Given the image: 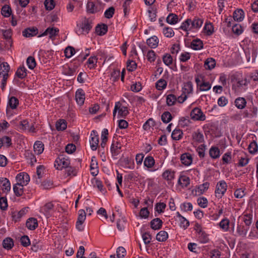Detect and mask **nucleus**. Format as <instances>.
<instances>
[{
    "instance_id": "obj_1",
    "label": "nucleus",
    "mask_w": 258,
    "mask_h": 258,
    "mask_svg": "<svg viewBox=\"0 0 258 258\" xmlns=\"http://www.w3.org/2000/svg\"><path fill=\"white\" fill-rule=\"evenodd\" d=\"M70 164V161L68 158H65L62 156H60L56 158L55 161L54 166L58 170H61L62 168H66Z\"/></svg>"
},
{
    "instance_id": "obj_2",
    "label": "nucleus",
    "mask_w": 258,
    "mask_h": 258,
    "mask_svg": "<svg viewBox=\"0 0 258 258\" xmlns=\"http://www.w3.org/2000/svg\"><path fill=\"white\" fill-rule=\"evenodd\" d=\"M227 185L225 181L222 180L219 181L216 186L215 196L218 199H220L224 195L227 190Z\"/></svg>"
},
{
    "instance_id": "obj_3",
    "label": "nucleus",
    "mask_w": 258,
    "mask_h": 258,
    "mask_svg": "<svg viewBox=\"0 0 258 258\" xmlns=\"http://www.w3.org/2000/svg\"><path fill=\"white\" fill-rule=\"evenodd\" d=\"M191 118L195 120L204 121L206 119V116L199 108H194L190 112Z\"/></svg>"
},
{
    "instance_id": "obj_4",
    "label": "nucleus",
    "mask_w": 258,
    "mask_h": 258,
    "mask_svg": "<svg viewBox=\"0 0 258 258\" xmlns=\"http://www.w3.org/2000/svg\"><path fill=\"white\" fill-rule=\"evenodd\" d=\"M16 179L18 181L17 183L20 186H23L27 185L30 181L29 175L25 172L18 174L16 176Z\"/></svg>"
},
{
    "instance_id": "obj_5",
    "label": "nucleus",
    "mask_w": 258,
    "mask_h": 258,
    "mask_svg": "<svg viewBox=\"0 0 258 258\" xmlns=\"http://www.w3.org/2000/svg\"><path fill=\"white\" fill-rule=\"evenodd\" d=\"M86 214L84 210H80L79 211V216L76 222V228L80 231L83 229L82 224L86 219Z\"/></svg>"
},
{
    "instance_id": "obj_6",
    "label": "nucleus",
    "mask_w": 258,
    "mask_h": 258,
    "mask_svg": "<svg viewBox=\"0 0 258 258\" xmlns=\"http://www.w3.org/2000/svg\"><path fill=\"white\" fill-rule=\"evenodd\" d=\"M97 132L93 131L91 134V139L90 141V147L92 150L97 149L99 143V136L96 134Z\"/></svg>"
},
{
    "instance_id": "obj_7",
    "label": "nucleus",
    "mask_w": 258,
    "mask_h": 258,
    "mask_svg": "<svg viewBox=\"0 0 258 258\" xmlns=\"http://www.w3.org/2000/svg\"><path fill=\"white\" fill-rule=\"evenodd\" d=\"M58 32L59 29L57 28L48 27L42 34L39 35L38 37H40L48 35L49 37L52 39L55 36L58 35Z\"/></svg>"
},
{
    "instance_id": "obj_8",
    "label": "nucleus",
    "mask_w": 258,
    "mask_h": 258,
    "mask_svg": "<svg viewBox=\"0 0 258 258\" xmlns=\"http://www.w3.org/2000/svg\"><path fill=\"white\" fill-rule=\"evenodd\" d=\"M10 66L7 62H4L0 64V77L8 78Z\"/></svg>"
},
{
    "instance_id": "obj_9",
    "label": "nucleus",
    "mask_w": 258,
    "mask_h": 258,
    "mask_svg": "<svg viewBox=\"0 0 258 258\" xmlns=\"http://www.w3.org/2000/svg\"><path fill=\"white\" fill-rule=\"evenodd\" d=\"M181 163L185 166L190 165L192 162V158L189 153L182 154L180 156Z\"/></svg>"
},
{
    "instance_id": "obj_10",
    "label": "nucleus",
    "mask_w": 258,
    "mask_h": 258,
    "mask_svg": "<svg viewBox=\"0 0 258 258\" xmlns=\"http://www.w3.org/2000/svg\"><path fill=\"white\" fill-rule=\"evenodd\" d=\"M38 29L36 27L28 28L22 32L23 35L25 37H30L37 35Z\"/></svg>"
},
{
    "instance_id": "obj_11",
    "label": "nucleus",
    "mask_w": 258,
    "mask_h": 258,
    "mask_svg": "<svg viewBox=\"0 0 258 258\" xmlns=\"http://www.w3.org/2000/svg\"><path fill=\"white\" fill-rule=\"evenodd\" d=\"M192 140L194 142L202 143L204 141V136L199 130H198L192 133Z\"/></svg>"
},
{
    "instance_id": "obj_12",
    "label": "nucleus",
    "mask_w": 258,
    "mask_h": 258,
    "mask_svg": "<svg viewBox=\"0 0 258 258\" xmlns=\"http://www.w3.org/2000/svg\"><path fill=\"white\" fill-rule=\"evenodd\" d=\"M0 186L2 187V190L4 192H8L11 189V183L7 178H0Z\"/></svg>"
},
{
    "instance_id": "obj_13",
    "label": "nucleus",
    "mask_w": 258,
    "mask_h": 258,
    "mask_svg": "<svg viewBox=\"0 0 258 258\" xmlns=\"http://www.w3.org/2000/svg\"><path fill=\"white\" fill-rule=\"evenodd\" d=\"M85 99V94L82 89H78L76 93V100L77 103L82 105L84 104Z\"/></svg>"
},
{
    "instance_id": "obj_14",
    "label": "nucleus",
    "mask_w": 258,
    "mask_h": 258,
    "mask_svg": "<svg viewBox=\"0 0 258 258\" xmlns=\"http://www.w3.org/2000/svg\"><path fill=\"white\" fill-rule=\"evenodd\" d=\"M26 226L29 230H35L38 227L37 219L34 218H29L26 221Z\"/></svg>"
},
{
    "instance_id": "obj_15",
    "label": "nucleus",
    "mask_w": 258,
    "mask_h": 258,
    "mask_svg": "<svg viewBox=\"0 0 258 258\" xmlns=\"http://www.w3.org/2000/svg\"><path fill=\"white\" fill-rule=\"evenodd\" d=\"M162 224V221L159 218H155L150 222L151 227L154 230H159L161 229Z\"/></svg>"
},
{
    "instance_id": "obj_16",
    "label": "nucleus",
    "mask_w": 258,
    "mask_h": 258,
    "mask_svg": "<svg viewBox=\"0 0 258 258\" xmlns=\"http://www.w3.org/2000/svg\"><path fill=\"white\" fill-rule=\"evenodd\" d=\"M233 19L238 22L242 21L244 19V12L242 9H237L233 14Z\"/></svg>"
},
{
    "instance_id": "obj_17",
    "label": "nucleus",
    "mask_w": 258,
    "mask_h": 258,
    "mask_svg": "<svg viewBox=\"0 0 258 258\" xmlns=\"http://www.w3.org/2000/svg\"><path fill=\"white\" fill-rule=\"evenodd\" d=\"M87 10L90 14H94L99 11L98 6H96L95 3L91 1H88L87 3Z\"/></svg>"
},
{
    "instance_id": "obj_18",
    "label": "nucleus",
    "mask_w": 258,
    "mask_h": 258,
    "mask_svg": "<svg viewBox=\"0 0 258 258\" xmlns=\"http://www.w3.org/2000/svg\"><path fill=\"white\" fill-rule=\"evenodd\" d=\"M28 211V208H24L21 210L19 212H15L13 213L12 217L15 221L19 220V219L24 215H25Z\"/></svg>"
},
{
    "instance_id": "obj_19",
    "label": "nucleus",
    "mask_w": 258,
    "mask_h": 258,
    "mask_svg": "<svg viewBox=\"0 0 258 258\" xmlns=\"http://www.w3.org/2000/svg\"><path fill=\"white\" fill-rule=\"evenodd\" d=\"M33 148L35 153L40 155L44 150V144L42 142L37 141L35 143Z\"/></svg>"
},
{
    "instance_id": "obj_20",
    "label": "nucleus",
    "mask_w": 258,
    "mask_h": 258,
    "mask_svg": "<svg viewBox=\"0 0 258 258\" xmlns=\"http://www.w3.org/2000/svg\"><path fill=\"white\" fill-rule=\"evenodd\" d=\"M107 26L104 24L101 25L98 24L95 28L96 33L100 36H102L106 34L107 32Z\"/></svg>"
},
{
    "instance_id": "obj_21",
    "label": "nucleus",
    "mask_w": 258,
    "mask_h": 258,
    "mask_svg": "<svg viewBox=\"0 0 258 258\" xmlns=\"http://www.w3.org/2000/svg\"><path fill=\"white\" fill-rule=\"evenodd\" d=\"M117 106L118 107H119V108L118 109V116L120 117L125 118V116L129 113L127 107L122 106L119 102V104Z\"/></svg>"
},
{
    "instance_id": "obj_22",
    "label": "nucleus",
    "mask_w": 258,
    "mask_h": 258,
    "mask_svg": "<svg viewBox=\"0 0 258 258\" xmlns=\"http://www.w3.org/2000/svg\"><path fill=\"white\" fill-rule=\"evenodd\" d=\"M158 42L159 40L156 36H153L147 40V44L153 48H155L158 46Z\"/></svg>"
},
{
    "instance_id": "obj_23",
    "label": "nucleus",
    "mask_w": 258,
    "mask_h": 258,
    "mask_svg": "<svg viewBox=\"0 0 258 258\" xmlns=\"http://www.w3.org/2000/svg\"><path fill=\"white\" fill-rule=\"evenodd\" d=\"M209 155L213 159L218 158L220 156L219 149L217 147H212L209 150Z\"/></svg>"
},
{
    "instance_id": "obj_24",
    "label": "nucleus",
    "mask_w": 258,
    "mask_h": 258,
    "mask_svg": "<svg viewBox=\"0 0 258 258\" xmlns=\"http://www.w3.org/2000/svg\"><path fill=\"white\" fill-rule=\"evenodd\" d=\"M98 163L96 161L95 157H93L91 159V162L90 164V170H95V172H91V174L93 176H96L98 173Z\"/></svg>"
},
{
    "instance_id": "obj_25",
    "label": "nucleus",
    "mask_w": 258,
    "mask_h": 258,
    "mask_svg": "<svg viewBox=\"0 0 258 258\" xmlns=\"http://www.w3.org/2000/svg\"><path fill=\"white\" fill-rule=\"evenodd\" d=\"M178 183L182 187H187L189 184L190 179L185 175H181L178 179Z\"/></svg>"
},
{
    "instance_id": "obj_26",
    "label": "nucleus",
    "mask_w": 258,
    "mask_h": 258,
    "mask_svg": "<svg viewBox=\"0 0 258 258\" xmlns=\"http://www.w3.org/2000/svg\"><path fill=\"white\" fill-rule=\"evenodd\" d=\"M191 47L194 50H200L203 47V43L200 39L194 40L191 43Z\"/></svg>"
},
{
    "instance_id": "obj_27",
    "label": "nucleus",
    "mask_w": 258,
    "mask_h": 258,
    "mask_svg": "<svg viewBox=\"0 0 258 258\" xmlns=\"http://www.w3.org/2000/svg\"><path fill=\"white\" fill-rule=\"evenodd\" d=\"M216 65V61L214 59L212 58H208L205 62L204 66L207 70H212L215 68Z\"/></svg>"
},
{
    "instance_id": "obj_28",
    "label": "nucleus",
    "mask_w": 258,
    "mask_h": 258,
    "mask_svg": "<svg viewBox=\"0 0 258 258\" xmlns=\"http://www.w3.org/2000/svg\"><path fill=\"white\" fill-rule=\"evenodd\" d=\"M3 246L5 249H11L14 246V241L13 239L10 237L5 238L3 240Z\"/></svg>"
},
{
    "instance_id": "obj_29",
    "label": "nucleus",
    "mask_w": 258,
    "mask_h": 258,
    "mask_svg": "<svg viewBox=\"0 0 258 258\" xmlns=\"http://www.w3.org/2000/svg\"><path fill=\"white\" fill-rule=\"evenodd\" d=\"M178 16L173 13H170L166 18V22L171 25L176 24L178 22Z\"/></svg>"
},
{
    "instance_id": "obj_30",
    "label": "nucleus",
    "mask_w": 258,
    "mask_h": 258,
    "mask_svg": "<svg viewBox=\"0 0 258 258\" xmlns=\"http://www.w3.org/2000/svg\"><path fill=\"white\" fill-rule=\"evenodd\" d=\"M121 145L120 144L116 142L115 143H113L111 146V152L114 155H118L120 151Z\"/></svg>"
},
{
    "instance_id": "obj_31",
    "label": "nucleus",
    "mask_w": 258,
    "mask_h": 258,
    "mask_svg": "<svg viewBox=\"0 0 258 258\" xmlns=\"http://www.w3.org/2000/svg\"><path fill=\"white\" fill-rule=\"evenodd\" d=\"M168 237V234L165 231H160L156 235V239L160 242L165 241Z\"/></svg>"
},
{
    "instance_id": "obj_32",
    "label": "nucleus",
    "mask_w": 258,
    "mask_h": 258,
    "mask_svg": "<svg viewBox=\"0 0 258 258\" xmlns=\"http://www.w3.org/2000/svg\"><path fill=\"white\" fill-rule=\"evenodd\" d=\"M203 23V21L202 19L198 18H195L193 20H191V26L190 27V29H198L202 26Z\"/></svg>"
},
{
    "instance_id": "obj_33",
    "label": "nucleus",
    "mask_w": 258,
    "mask_h": 258,
    "mask_svg": "<svg viewBox=\"0 0 258 258\" xmlns=\"http://www.w3.org/2000/svg\"><path fill=\"white\" fill-rule=\"evenodd\" d=\"M246 100L244 98L239 97L235 100V106L238 109H243L245 107L246 105Z\"/></svg>"
},
{
    "instance_id": "obj_34",
    "label": "nucleus",
    "mask_w": 258,
    "mask_h": 258,
    "mask_svg": "<svg viewBox=\"0 0 258 258\" xmlns=\"http://www.w3.org/2000/svg\"><path fill=\"white\" fill-rule=\"evenodd\" d=\"M54 205L51 203H46L44 206L41 208V210L43 211L46 216H48L49 213L53 210Z\"/></svg>"
},
{
    "instance_id": "obj_35",
    "label": "nucleus",
    "mask_w": 258,
    "mask_h": 258,
    "mask_svg": "<svg viewBox=\"0 0 258 258\" xmlns=\"http://www.w3.org/2000/svg\"><path fill=\"white\" fill-rule=\"evenodd\" d=\"M175 172L171 170H167L165 171L163 174V177L167 180H172L174 177Z\"/></svg>"
},
{
    "instance_id": "obj_36",
    "label": "nucleus",
    "mask_w": 258,
    "mask_h": 258,
    "mask_svg": "<svg viewBox=\"0 0 258 258\" xmlns=\"http://www.w3.org/2000/svg\"><path fill=\"white\" fill-rule=\"evenodd\" d=\"M1 14L5 17H9L11 15L12 10L11 7L8 5H4L1 10Z\"/></svg>"
},
{
    "instance_id": "obj_37",
    "label": "nucleus",
    "mask_w": 258,
    "mask_h": 258,
    "mask_svg": "<svg viewBox=\"0 0 258 258\" xmlns=\"http://www.w3.org/2000/svg\"><path fill=\"white\" fill-rule=\"evenodd\" d=\"M26 69L24 67H20L16 71V75L20 79L24 78L26 75Z\"/></svg>"
},
{
    "instance_id": "obj_38",
    "label": "nucleus",
    "mask_w": 258,
    "mask_h": 258,
    "mask_svg": "<svg viewBox=\"0 0 258 258\" xmlns=\"http://www.w3.org/2000/svg\"><path fill=\"white\" fill-rule=\"evenodd\" d=\"M55 126L57 131H63L67 127V122L63 119H59L56 122Z\"/></svg>"
},
{
    "instance_id": "obj_39",
    "label": "nucleus",
    "mask_w": 258,
    "mask_h": 258,
    "mask_svg": "<svg viewBox=\"0 0 258 258\" xmlns=\"http://www.w3.org/2000/svg\"><path fill=\"white\" fill-rule=\"evenodd\" d=\"M183 133L180 129H175L172 133L171 137L173 140H179L182 138Z\"/></svg>"
},
{
    "instance_id": "obj_40",
    "label": "nucleus",
    "mask_w": 258,
    "mask_h": 258,
    "mask_svg": "<svg viewBox=\"0 0 258 258\" xmlns=\"http://www.w3.org/2000/svg\"><path fill=\"white\" fill-rule=\"evenodd\" d=\"M176 101L177 98L173 94H170L166 96V103L168 106L173 105Z\"/></svg>"
},
{
    "instance_id": "obj_41",
    "label": "nucleus",
    "mask_w": 258,
    "mask_h": 258,
    "mask_svg": "<svg viewBox=\"0 0 258 258\" xmlns=\"http://www.w3.org/2000/svg\"><path fill=\"white\" fill-rule=\"evenodd\" d=\"M192 84L191 82L189 81L184 84V87L183 88V94H190L192 92Z\"/></svg>"
},
{
    "instance_id": "obj_42",
    "label": "nucleus",
    "mask_w": 258,
    "mask_h": 258,
    "mask_svg": "<svg viewBox=\"0 0 258 258\" xmlns=\"http://www.w3.org/2000/svg\"><path fill=\"white\" fill-rule=\"evenodd\" d=\"M155 164V160L152 156L147 157L144 160V164L148 168H151Z\"/></svg>"
},
{
    "instance_id": "obj_43",
    "label": "nucleus",
    "mask_w": 258,
    "mask_h": 258,
    "mask_svg": "<svg viewBox=\"0 0 258 258\" xmlns=\"http://www.w3.org/2000/svg\"><path fill=\"white\" fill-rule=\"evenodd\" d=\"M248 149L249 152L251 154H254L257 152L258 150L257 144L255 141L252 142L248 146Z\"/></svg>"
},
{
    "instance_id": "obj_44",
    "label": "nucleus",
    "mask_w": 258,
    "mask_h": 258,
    "mask_svg": "<svg viewBox=\"0 0 258 258\" xmlns=\"http://www.w3.org/2000/svg\"><path fill=\"white\" fill-rule=\"evenodd\" d=\"M252 215L251 214H244L243 216V220L246 226L249 227L252 223Z\"/></svg>"
},
{
    "instance_id": "obj_45",
    "label": "nucleus",
    "mask_w": 258,
    "mask_h": 258,
    "mask_svg": "<svg viewBox=\"0 0 258 258\" xmlns=\"http://www.w3.org/2000/svg\"><path fill=\"white\" fill-rule=\"evenodd\" d=\"M172 118L171 113L168 111L164 112L161 115L162 121L166 123L170 122Z\"/></svg>"
},
{
    "instance_id": "obj_46",
    "label": "nucleus",
    "mask_w": 258,
    "mask_h": 258,
    "mask_svg": "<svg viewBox=\"0 0 258 258\" xmlns=\"http://www.w3.org/2000/svg\"><path fill=\"white\" fill-rule=\"evenodd\" d=\"M66 173L67 176H76L77 174V170L76 168L69 166L66 168Z\"/></svg>"
},
{
    "instance_id": "obj_47",
    "label": "nucleus",
    "mask_w": 258,
    "mask_h": 258,
    "mask_svg": "<svg viewBox=\"0 0 258 258\" xmlns=\"http://www.w3.org/2000/svg\"><path fill=\"white\" fill-rule=\"evenodd\" d=\"M13 190L16 196L20 197L22 196L23 193V186H20L18 183H17L14 185Z\"/></svg>"
},
{
    "instance_id": "obj_48",
    "label": "nucleus",
    "mask_w": 258,
    "mask_h": 258,
    "mask_svg": "<svg viewBox=\"0 0 258 258\" xmlns=\"http://www.w3.org/2000/svg\"><path fill=\"white\" fill-rule=\"evenodd\" d=\"M65 56L67 58L71 57L75 53V48L72 46H68L64 50Z\"/></svg>"
},
{
    "instance_id": "obj_49",
    "label": "nucleus",
    "mask_w": 258,
    "mask_h": 258,
    "mask_svg": "<svg viewBox=\"0 0 258 258\" xmlns=\"http://www.w3.org/2000/svg\"><path fill=\"white\" fill-rule=\"evenodd\" d=\"M248 228H245L244 226L238 225L237 228V233L239 236L245 237L248 231Z\"/></svg>"
},
{
    "instance_id": "obj_50",
    "label": "nucleus",
    "mask_w": 258,
    "mask_h": 258,
    "mask_svg": "<svg viewBox=\"0 0 258 258\" xmlns=\"http://www.w3.org/2000/svg\"><path fill=\"white\" fill-rule=\"evenodd\" d=\"M19 104L18 99L15 97H11L9 100V105L12 109L16 108Z\"/></svg>"
},
{
    "instance_id": "obj_51",
    "label": "nucleus",
    "mask_w": 258,
    "mask_h": 258,
    "mask_svg": "<svg viewBox=\"0 0 258 258\" xmlns=\"http://www.w3.org/2000/svg\"><path fill=\"white\" fill-rule=\"evenodd\" d=\"M211 88V85L209 82L203 81L200 85V90L201 91H206L210 90Z\"/></svg>"
},
{
    "instance_id": "obj_52",
    "label": "nucleus",
    "mask_w": 258,
    "mask_h": 258,
    "mask_svg": "<svg viewBox=\"0 0 258 258\" xmlns=\"http://www.w3.org/2000/svg\"><path fill=\"white\" fill-rule=\"evenodd\" d=\"M26 62L28 68L31 70H33L36 67L35 59L32 56H29L27 59Z\"/></svg>"
},
{
    "instance_id": "obj_53",
    "label": "nucleus",
    "mask_w": 258,
    "mask_h": 258,
    "mask_svg": "<svg viewBox=\"0 0 258 258\" xmlns=\"http://www.w3.org/2000/svg\"><path fill=\"white\" fill-rule=\"evenodd\" d=\"M166 85L167 82L165 80L160 79L156 83V87L158 90H162L166 87Z\"/></svg>"
},
{
    "instance_id": "obj_54",
    "label": "nucleus",
    "mask_w": 258,
    "mask_h": 258,
    "mask_svg": "<svg viewBox=\"0 0 258 258\" xmlns=\"http://www.w3.org/2000/svg\"><path fill=\"white\" fill-rule=\"evenodd\" d=\"M163 61L166 66H169L172 63V57L169 53H166L163 56Z\"/></svg>"
},
{
    "instance_id": "obj_55",
    "label": "nucleus",
    "mask_w": 258,
    "mask_h": 258,
    "mask_svg": "<svg viewBox=\"0 0 258 258\" xmlns=\"http://www.w3.org/2000/svg\"><path fill=\"white\" fill-rule=\"evenodd\" d=\"M92 26L88 20H85L81 26L82 31L86 33H88L90 30L91 29Z\"/></svg>"
},
{
    "instance_id": "obj_56",
    "label": "nucleus",
    "mask_w": 258,
    "mask_h": 258,
    "mask_svg": "<svg viewBox=\"0 0 258 258\" xmlns=\"http://www.w3.org/2000/svg\"><path fill=\"white\" fill-rule=\"evenodd\" d=\"M199 235V239L201 243H206L208 242L209 238L207 234L203 231H200Z\"/></svg>"
},
{
    "instance_id": "obj_57",
    "label": "nucleus",
    "mask_w": 258,
    "mask_h": 258,
    "mask_svg": "<svg viewBox=\"0 0 258 258\" xmlns=\"http://www.w3.org/2000/svg\"><path fill=\"white\" fill-rule=\"evenodd\" d=\"M155 125V122L153 119L149 118L143 125V128L145 130H148L151 127L154 126Z\"/></svg>"
},
{
    "instance_id": "obj_58",
    "label": "nucleus",
    "mask_w": 258,
    "mask_h": 258,
    "mask_svg": "<svg viewBox=\"0 0 258 258\" xmlns=\"http://www.w3.org/2000/svg\"><path fill=\"white\" fill-rule=\"evenodd\" d=\"M97 61V58L96 56H94L90 57L87 61V63L89 64L88 67L90 68V69L94 68L96 65Z\"/></svg>"
},
{
    "instance_id": "obj_59",
    "label": "nucleus",
    "mask_w": 258,
    "mask_h": 258,
    "mask_svg": "<svg viewBox=\"0 0 258 258\" xmlns=\"http://www.w3.org/2000/svg\"><path fill=\"white\" fill-rule=\"evenodd\" d=\"M115 9L113 7H110L104 13V16L107 19H110L114 14Z\"/></svg>"
},
{
    "instance_id": "obj_60",
    "label": "nucleus",
    "mask_w": 258,
    "mask_h": 258,
    "mask_svg": "<svg viewBox=\"0 0 258 258\" xmlns=\"http://www.w3.org/2000/svg\"><path fill=\"white\" fill-rule=\"evenodd\" d=\"M163 32L164 35L167 37H172L174 34L172 29L170 27H166L164 28Z\"/></svg>"
},
{
    "instance_id": "obj_61",
    "label": "nucleus",
    "mask_w": 258,
    "mask_h": 258,
    "mask_svg": "<svg viewBox=\"0 0 258 258\" xmlns=\"http://www.w3.org/2000/svg\"><path fill=\"white\" fill-rule=\"evenodd\" d=\"M191 20L190 19H187L185 22L182 23V25L180 27V28L184 30V31H187L188 29H190V27L191 26Z\"/></svg>"
},
{
    "instance_id": "obj_62",
    "label": "nucleus",
    "mask_w": 258,
    "mask_h": 258,
    "mask_svg": "<svg viewBox=\"0 0 258 258\" xmlns=\"http://www.w3.org/2000/svg\"><path fill=\"white\" fill-rule=\"evenodd\" d=\"M197 151L200 158H204L205 157V145L202 144L199 146L197 149Z\"/></svg>"
},
{
    "instance_id": "obj_63",
    "label": "nucleus",
    "mask_w": 258,
    "mask_h": 258,
    "mask_svg": "<svg viewBox=\"0 0 258 258\" xmlns=\"http://www.w3.org/2000/svg\"><path fill=\"white\" fill-rule=\"evenodd\" d=\"M44 5L47 10H51L54 7V2L53 0H45Z\"/></svg>"
},
{
    "instance_id": "obj_64",
    "label": "nucleus",
    "mask_w": 258,
    "mask_h": 258,
    "mask_svg": "<svg viewBox=\"0 0 258 258\" xmlns=\"http://www.w3.org/2000/svg\"><path fill=\"white\" fill-rule=\"evenodd\" d=\"M197 202L198 205L202 208H205L207 206L208 200L204 197L199 198Z\"/></svg>"
}]
</instances>
